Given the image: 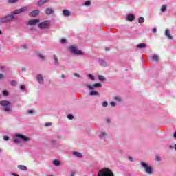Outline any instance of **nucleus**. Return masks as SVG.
<instances>
[{
	"instance_id": "f257e3e1",
	"label": "nucleus",
	"mask_w": 176,
	"mask_h": 176,
	"mask_svg": "<svg viewBox=\"0 0 176 176\" xmlns=\"http://www.w3.org/2000/svg\"><path fill=\"white\" fill-rule=\"evenodd\" d=\"M16 138L14 140L15 144H21V141L23 142H28L31 140L30 138L20 133L15 134Z\"/></svg>"
},
{
	"instance_id": "f03ea898",
	"label": "nucleus",
	"mask_w": 176,
	"mask_h": 176,
	"mask_svg": "<svg viewBox=\"0 0 176 176\" xmlns=\"http://www.w3.org/2000/svg\"><path fill=\"white\" fill-rule=\"evenodd\" d=\"M98 176H115V175H113V172H112L111 169L108 168H104L99 170L98 173Z\"/></svg>"
},
{
	"instance_id": "7ed1b4c3",
	"label": "nucleus",
	"mask_w": 176,
	"mask_h": 176,
	"mask_svg": "<svg viewBox=\"0 0 176 176\" xmlns=\"http://www.w3.org/2000/svg\"><path fill=\"white\" fill-rule=\"evenodd\" d=\"M14 20V16L10 14L0 18V23L1 24H7L8 23H12Z\"/></svg>"
},
{
	"instance_id": "20e7f679",
	"label": "nucleus",
	"mask_w": 176,
	"mask_h": 176,
	"mask_svg": "<svg viewBox=\"0 0 176 176\" xmlns=\"http://www.w3.org/2000/svg\"><path fill=\"white\" fill-rule=\"evenodd\" d=\"M10 102L9 100H1L0 101V105L1 107H5V112H10L12 111V107H10Z\"/></svg>"
},
{
	"instance_id": "39448f33",
	"label": "nucleus",
	"mask_w": 176,
	"mask_h": 176,
	"mask_svg": "<svg viewBox=\"0 0 176 176\" xmlns=\"http://www.w3.org/2000/svg\"><path fill=\"white\" fill-rule=\"evenodd\" d=\"M69 52H71V53H72V54H77V55L83 54V52H82V50L76 49V47L74 45L70 46L69 47Z\"/></svg>"
},
{
	"instance_id": "423d86ee",
	"label": "nucleus",
	"mask_w": 176,
	"mask_h": 176,
	"mask_svg": "<svg viewBox=\"0 0 176 176\" xmlns=\"http://www.w3.org/2000/svg\"><path fill=\"white\" fill-rule=\"evenodd\" d=\"M49 25H50V22L49 21H45L40 23L38 25V27L40 28L41 30H46L49 28Z\"/></svg>"
},
{
	"instance_id": "0eeeda50",
	"label": "nucleus",
	"mask_w": 176,
	"mask_h": 176,
	"mask_svg": "<svg viewBox=\"0 0 176 176\" xmlns=\"http://www.w3.org/2000/svg\"><path fill=\"white\" fill-rule=\"evenodd\" d=\"M27 7L21 8V9L16 10L11 12L12 16H14V14H20L24 12H27Z\"/></svg>"
},
{
	"instance_id": "6e6552de",
	"label": "nucleus",
	"mask_w": 176,
	"mask_h": 176,
	"mask_svg": "<svg viewBox=\"0 0 176 176\" xmlns=\"http://www.w3.org/2000/svg\"><path fill=\"white\" fill-rule=\"evenodd\" d=\"M141 165L142 167H144V168H145L147 174H152V168H151V166H148V164H145V162H142Z\"/></svg>"
},
{
	"instance_id": "1a4fd4ad",
	"label": "nucleus",
	"mask_w": 176,
	"mask_h": 176,
	"mask_svg": "<svg viewBox=\"0 0 176 176\" xmlns=\"http://www.w3.org/2000/svg\"><path fill=\"white\" fill-rule=\"evenodd\" d=\"M87 86L89 90H93L94 87H101L102 85L100 82H96L94 85H90V83H87Z\"/></svg>"
},
{
	"instance_id": "9d476101",
	"label": "nucleus",
	"mask_w": 176,
	"mask_h": 176,
	"mask_svg": "<svg viewBox=\"0 0 176 176\" xmlns=\"http://www.w3.org/2000/svg\"><path fill=\"white\" fill-rule=\"evenodd\" d=\"M41 21L39 19H31L28 22V25H36V24H39Z\"/></svg>"
},
{
	"instance_id": "9b49d317",
	"label": "nucleus",
	"mask_w": 176,
	"mask_h": 176,
	"mask_svg": "<svg viewBox=\"0 0 176 176\" xmlns=\"http://www.w3.org/2000/svg\"><path fill=\"white\" fill-rule=\"evenodd\" d=\"M39 13V10H34L29 14V16H30L31 17H35L36 16H38Z\"/></svg>"
},
{
	"instance_id": "f8f14e48",
	"label": "nucleus",
	"mask_w": 176,
	"mask_h": 176,
	"mask_svg": "<svg viewBox=\"0 0 176 176\" xmlns=\"http://www.w3.org/2000/svg\"><path fill=\"white\" fill-rule=\"evenodd\" d=\"M165 35L167 36V38L168 39L172 40L173 39V36H171V34H170V30L166 29L165 31Z\"/></svg>"
},
{
	"instance_id": "ddd939ff",
	"label": "nucleus",
	"mask_w": 176,
	"mask_h": 176,
	"mask_svg": "<svg viewBox=\"0 0 176 176\" xmlns=\"http://www.w3.org/2000/svg\"><path fill=\"white\" fill-rule=\"evenodd\" d=\"M50 0H40L38 2V6H42L43 5H45V3H47Z\"/></svg>"
},
{
	"instance_id": "4468645a",
	"label": "nucleus",
	"mask_w": 176,
	"mask_h": 176,
	"mask_svg": "<svg viewBox=\"0 0 176 176\" xmlns=\"http://www.w3.org/2000/svg\"><path fill=\"white\" fill-rule=\"evenodd\" d=\"M45 13L46 14H53L54 13V11L53 10L52 8H46L45 9Z\"/></svg>"
},
{
	"instance_id": "2eb2a0df",
	"label": "nucleus",
	"mask_w": 176,
	"mask_h": 176,
	"mask_svg": "<svg viewBox=\"0 0 176 176\" xmlns=\"http://www.w3.org/2000/svg\"><path fill=\"white\" fill-rule=\"evenodd\" d=\"M134 19H135V16L133 14H129L126 16V20H128V21H133Z\"/></svg>"
},
{
	"instance_id": "dca6fc26",
	"label": "nucleus",
	"mask_w": 176,
	"mask_h": 176,
	"mask_svg": "<svg viewBox=\"0 0 176 176\" xmlns=\"http://www.w3.org/2000/svg\"><path fill=\"white\" fill-rule=\"evenodd\" d=\"M73 155H74V156H76L77 157H79L80 159H82V157H83V155L78 151H74L73 153Z\"/></svg>"
},
{
	"instance_id": "f3484780",
	"label": "nucleus",
	"mask_w": 176,
	"mask_h": 176,
	"mask_svg": "<svg viewBox=\"0 0 176 176\" xmlns=\"http://www.w3.org/2000/svg\"><path fill=\"white\" fill-rule=\"evenodd\" d=\"M63 13L66 17L71 16V12L68 10H63Z\"/></svg>"
},
{
	"instance_id": "a211bd4d",
	"label": "nucleus",
	"mask_w": 176,
	"mask_h": 176,
	"mask_svg": "<svg viewBox=\"0 0 176 176\" xmlns=\"http://www.w3.org/2000/svg\"><path fill=\"white\" fill-rule=\"evenodd\" d=\"M37 80L40 83H43V76H42V74H38L37 76Z\"/></svg>"
},
{
	"instance_id": "6ab92c4d",
	"label": "nucleus",
	"mask_w": 176,
	"mask_h": 176,
	"mask_svg": "<svg viewBox=\"0 0 176 176\" xmlns=\"http://www.w3.org/2000/svg\"><path fill=\"white\" fill-rule=\"evenodd\" d=\"M136 47H138V49H145V47H146V44L140 43L136 45Z\"/></svg>"
},
{
	"instance_id": "aec40b11",
	"label": "nucleus",
	"mask_w": 176,
	"mask_h": 176,
	"mask_svg": "<svg viewBox=\"0 0 176 176\" xmlns=\"http://www.w3.org/2000/svg\"><path fill=\"white\" fill-rule=\"evenodd\" d=\"M18 168H19V170H22L23 171H27V166L24 165H19Z\"/></svg>"
},
{
	"instance_id": "412c9836",
	"label": "nucleus",
	"mask_w": 176,
	"mask_h": 176,
	"mask_svg": "<svg viewBox=\"0 0 176 176\" xmlns=\"http://www.w3.org/2000/svg\"><path fill=\"white\" fill-rule=\"evenodd\" d=\"M152 60L153 61H159L160 60V57H159V56H157V55H153L152 56Z\"/></svg>"
},
{
	"instance_id": "4be33fe9",
	"label": "nucleus",
	"mask_w": 176,
	"mask_h": 176,
	"mask_svg": "<svg viewBox=\"0 0 176 176\" xmlns=\"http://www.w3.org/2000/svg\"><path fill=\"white\" fill-rule=\"evenodd\" d=\"M167 10V6L166 5H163L161 7V12H162V13H164V12H166Z\"/></svg>"
},
{
	"instance_id": "5701e85b",
	"label": "nucleus",
	"mask_w": 176,
	"mask_h": 176,
	"mask_svg": "<svg viewBox=\"0 0 176 176\" xmlns=\"http://www.w3.org/2000/svg\"><path fill=\"white\" fill-rule=\"evenodd\" d=\"M98 79H99V80H100V82H104L105 77L102 75H99L98 76Z\"/></svg>"
},
{
	"instance_id": "b1692460",
	"label": "nucleus",
	"mask_w": 176,
	"mask_h": 176,
	"mask_svg": "<svg viewBox=\"0 0 176 176\" xmlns=\"http://www.w3.org/2000/svg\"><path fill=\"white\" fill-rule=\"evenodd\" d=\"M90 96H98V92L97 91H91L89 92Z\"/></svg>"
},
{
	"instance_id": "393cba45",
	"label": "nucleus",
	"mask_w": 176,
	"mask_h": 176,
	"mask_svg": "<svg viewBox=\"0 0 176 176\" xmlns=\"http://www.w3.org/2000/svg\"><path fill=\"white\" fill-rule=\"evenodd\" d=\"M53 164H54V166H60V164H61V163L60 162L59 160H55L54 162H53Z\"/></svg>"
},
{
	"instance_id": "a878e982",
	"label": "nucleus",
	"mask_w": 176,
	"mask_h": 176,
	"mask_svg": "<svg viewBox=\"0 0 176 176\" xmlns=\"http://www.w3.org/2000/svg\"><path fill=\"white\" fill-rule=\"evenodd\" d=\"M144 17L140 16L138 19V23H140V24H142V23H144Z\"/></svg>"
},
{
	"instance_id": "bb28decb",
	"label": "nucleus",
	"mask_w": 176,
	"mask_h": 176,
	"mask_svg": "<svg viewBox=\"0 0 176 176\" xmlns=\"http://www.w3.org/2000/svg\"><path fill=\"white\" fill-rule=\"evenodd\" d=\"M113 98L114 100H116V101H118V102H120V101H122V98H120V96H114Z\"/></svg>"
},
{
	"instance_id": "cd10ccee",
	"label": "nucleus",
	"mask_w": 176,
	"mask_h": 176,
	"mask_svg": "<svg viewBox=\"0 0 176 176\" xmlns=\"http://www.w3.org/2000/svg\"><path fill=\"white\" fill-rule=\"evenodd\" d=\"M84 5L85 6H90L91 5V1H87L84 3Z\"/></svg>"
},
{
	"instance_id": "c85d7f7f",
	"label": "nucleus",
	"mask_w": 176,
	"mask_h": 176,
	"mask_svg": "<svg viewBox=\"0 0 176 176\" xmlns=\"http://www.w3.org/2000/svg\"><path fill=\"white\" fill-rule=\"evenodd\" d=\"M19 0H8V3H16Z\"/></svg>"
},
{
	"instance_id": "c756f323",
	"label": "nucleus",
	"mask_w": 176,
	"mask_h": 176,
	"mask_svg": "<svg viewBox=\"0 0 176 176\" xmlns=\"http://www.w3.org/2000/svg\"><path fill=\"white\" fill-rule=\"evenodd\" d=\"M16 85H17V82H16L14 80L11 81V85L12 86H16Z\"/></svg>"
},
{
	"instance_id": "7c9ffc66",
	"label": "nucleus",
	"mask_w": 176,
	"mask_h": 176,
	"mask_svg": "<svg viewBox=\"0 0 176 176\" xmlns=\"http://www.w3.org/2000/svg\"><path fill=\"white\" fill-rule=\"evenodd\" d=\"M3 140H4V141H9L10 138H9V136H8V135H5V136L3 137Z\"/></svg>"
},
{
	"instance_id": "2f4dec72",
	"label": "nucleus",
	"mask_w": 176,
	"mask_h": 176,
	"mask_svg": "<svg viewBox=\"0 0 176 176\" xmlns=\"http://www.w3.org/2000/svg\"><path fill=\"white\" fill-rule=\"evenodd\" d=\"M67 118L70 120H72V119H74V116H72V114H69L67 116Z\"/></svg>"
},
{
	"instance_id": "473e14b6",
	"label": "nucleus",
	"mask_w": 176,
	"mask_h": 176,
	"mask_svg": "<svg viewBox=\"0 0 176 176\" xmlns=\"http://www.w3.org/2000/svg\"><path fill=\"white\" fill-rule=\"evenodd\" d=\"M54 58L55 63H58V58H57V56L54 55Z\"/></svg>"
},
{
	"instance_id": "72a5a7b5",
	"label": "nucleus",
	"mask_w": 176,
	"mask_h": 176,
	"mask_svg": "<svg viewBox=\"0 0 176 176\" xmlns=\"http://www.w3.org/2000/svg\"><path fill=\"white\" fill-rule=\"evenodd\" d=\"M104 135H107V133L103 132L102 134L99 135V137H100V138H102V137H104Z\"/></svg>"
},
{
	"instance_id": "f704fd0d",
	"label": "nucleus",
	"mask_w": 176,
	"mask_h": 176,
	"mask_svg": "<svg viewBox=\"0 0 176 176\" xmlns=\"http://www.w3.org/2000/svg\"><path fill=\"white\" fill-rule=\"evenodd\" d=\"M38 56H39L40 58H42V60H45V56H43V54H39Z\"/></svg>"
},
{
	"instance_id": "c9c22d12",
	"label": "nucleus",
	"mask_w": 176,
	"mask_h": 176,
	"mask_svg": "<svg viewBox=\"0 0 176 176\" xmlns=\"http://www.w3.org/2000/svg\"><path fill=\"white\" fill-rule=\"evenodd\" d=\"M88 76L91 79V80H94V76L93 75L89 74Z\"/></svg>"
},
{
	"instance_id": "e433bc0d",
	"label": "nucleus",
	"mask_w": 176,
	"mask_h": 176,
	"mask_svg": "<svg viewBox=\"0 0 176 176\" xmlns=\"http://www.w3.org/2000/svg\"><path fill=\"white\" fill-rule=\"evenodd\" d=\"M102 107H108V102H103Z\"/></svg>"
},
{
	"instance_id": "4c0bfd02",
	"label": "nucleus",
	"mask_w": 176,
	"mask_h": 176,
	"mask_svg": "<svg viewBox=\"0 0 176 176\" xmlns=\"http://www.w3.org/2000/svg\"><path fill=\"white\" fill-rule=\"evenodd\" d=\"M3 96H8L9 94V92H8V91H3Z\"/></svg>"
},
{
	"instance_id": "58836bf2",
	"label": "nucleus",
	"mask_w": 176,
	"mask_h": 176,
	"mask_svg": "<svg viewBox=\"0 0 176 176\" xmlns=\"http://www.w3.org/2000/svg\"><path fill=\"white\" fill-rule=\"evenodd\" d=\"M45 127H50V126H52V123H45Z\"/></svg>"
},
{
	"instance_id": "ea45409f",
	"label": "nucleus",
	"mask_w": 176,
	"mask_h": 176,
	"mask_svg": "<svg viewBox=\"0 0 176 176\" xmlns=\"http://www.w3.org/2000/svg\"><path fill=\"white\" fill-rule=\"evenodd\" d=\"M110 105H111L112 107H116V103L115 102H111L110 103Z\"/></svg>"
},
{
	"instance_id": "a19ab883",
	"label": "nucleus",
	"mask_w": 176,
	"mask_h": 176,
	"mask_svg": "<svg viewBox=\"0 0 176 176\" xmlns=\"http://www.w3.org/2000/svg\"><path fill=\"white\" fill-rule=\"evenodd\" d=\"M65 42H67V39H65V38L61 39V43H65Z\"/></svg>"
},
{
	"instance_id": "79ce46f5",
	"label": "nucleus",
	"mask_w": 176,
	"mask_h": 176,
	"mask_svg": "<svg viewBox=\"0 0 176 176\" xmlns=\"http://www.w3.org/2000/svg\"><path fill=\"white\" fill-rule=\"evenodd\" d=\"M155 159H156L157 162H160V157H159L158 155H157L155 157Z\"/></svg>"
},
{
	"instance_id": "37998d69",
	"label": "nucleus",
	"mask_w": 176,
	"mask_h": 176,
	"mask_svg": "<svg viewBox=\"0 0 176 176\" xmlns=\"http://www.w3.org/2000/svg\"><path fill=\"white\" fill-rule=\"evenodd\" d=\"M20 89H21V90H24V89H25V86L21 85V86L20 87Z\"/></svg>"
},
{
	"instance_id": "c03bdc74",
	"label": "nucleus",
	"mask_w": 176,
	"mask_h": 176,
	"mask_svg": "<svg viewBox=\"0 0 176 176\" xmlns=\"http://www.w3.org/2000/svg\"><path fill=\"white\" fill-rule=\"evenodd\" d=\"M74 76L79 78V76H80V75H79V74H78V73H74Z\"/></svg>"
},
{
	"instance_id": "a18cd8bd",
	"label": "nucleus",
	"mask_w": 176,
	"mask_h": 176,
	"mask_svg": "<svg viewBox=\"0 0 176 176\" xmlns=\"http://www.w3.org/2000/svg\"><path fill=\"white\" fill-rule=\"evenodd\" d=\"M128 159L130 160V162H133L134 160L132 157H129Z\"/></svg>"
},
{
	"instance_id": "49530a36",
	"label": "nucleus",
	"mask_w": 176,
	"mask_h": 176,
	"mask_svg": "<svg viewBox=\"0 0 176 176\" xmlns=\"http://www.w3.org/2000/svg\"><path fill=\"white\" fill-rule=\"evenodd\" d=\"M28 113H34V111H32V110H28Z\"/></svg>"
},
{
	"instance_id": "de8ad7c7",
	"label": "nucleus",
	"mask_w": 176,
	"mask_h": 176,
	"mask_svg": "<svg viewBox=\"0 0 176 176\" xmlns=\"http://www.w3.org/2000/svg\"><path fill=\"white\" fill-rule=\"evenodd\" d=\"M157 31V29H156V28L153 29V32L156 33Z\"/></svg>"
},
{
	"instance_id": "09e8293b",
	"label": "nucleus",
	"mask_w": 176,
	"mask_h": 176,
	"mask_svg": "<svg viewBox=\"0 0 176 176\" xmlns=\"http://www.w3.org/2000/svg\"><path fill=\"white\" fill-rule=\"evenodd\" d=\"M2 78H3V74H0V79H2Z\"/></svg>"
},
{
	"instance_id": "8fccbe9b",
	"label": "nucleus",
	"mask_w": 176,
	"mask_h": 176,
	"mask_svg": "<svg viewBox=\"0 0 176 176\" xmlns=\"http://www.w3.org/2000/svg\"><path fill=\"white\" fill-rule=\"evenodd\" d=\"M75 175V172H72L71 173V176H74Z\"/></svg>"
},
{
	"instance_id": "3c124183",
	"label": "nucleus",
	"mask_w": 176,
	"mask_h": 176,
	"mask_svg": "<svg viewBox=\"0 0 176 176\" xmlns=\"http://www.w3.org/2000/svg\"><path fill=\"white\" fill-rule=\"evenodd\" d=\"M12 175H13V176H19V175H17L16 173H12Z\"/></svg>"
},
{
	"instance_id": "603ef678",
	"label": "nucleus",
	"mask_w": 176,
	"mask_h": 176,
	"mask_svg": "<svg viewBox=\"0 0 176 176\" xmlns=\"http://www.w3.org/2000/svg\"><path fill=\"white\" fill-rule=\"evenodd\" d=\"M26 69L25 67L22 68V71H26Z\"/></svg>"
},
{
	"instance_id": "864d4df0",
	"label": "nucleus",
	"mask_w": 176,
	"mask_h": 176,
	"mask_svg": "<svg viewBox=\"0 0 176 176\" xmlns=\"http://www.w3.org/2000/svg\"><path fill=\"white\" fill-rule=\"evenodd\" d=\"M173 137H175V138H176V131L175 132Z\"/></svg>"
},
{
	"instance_id": "5fc2aeb1",
	"label": "nucleus",
	"mask_w": 176,
	"mask_h": 176,
	"mask_svg": "<svg viewBox=\"0 0 176 176\" xmlns=\"http://www.w3.org/2000/svg\"><path fill=\"white\" fill-rule=\"evenodd\" d=\"M53 144H56V140H52Z\"/></svg>"
},
{
	"instance_id": "6e6d98bb",
	"label": "nucleus",
	"mask_w": 176,
	"mask_h": 176,
	"mask_svg": "<svg viewBox=\"0 0 176 176\" xmlns=\"http://www.w3.org/2000/svg\"><path fill=\"white\" fill-rule=\"evenodd\" d=\"M25 49H28V46L25 45Z\"/></svg>"
},
{
	"instance_id": "4d7b16f0",
	"label": "nucleus",
	"mask_w": 176,
	"mask_h": 176,
	"mask_svg": "<svg viewBox=\"0 0 176 176\" xmlns=\"http://www.w3.org/2000/svg\"><path fill=\"white\" fill-rule=\"evenodd\" d=\"M0 35H2V31L0 30Z\"/></svg>"
},
{
	"instance_id": "13d9d810",
	"label": "nucleus",
	"mask_w": 176,
	"mask_h": 176,
	"mask_svg": "<svg viewBox=\"0 0 176 176\" xmlns=\"http://www.w3.org/2000/svg\"><path fill=\"white\" fill-rule=\"evenodd\" d=\"M107 123H109L110 121H109V120H107Z\"/></svg>"
},
{
	"instance_id": "bf43d9fd",
	"label": "nucleus",
	"mask_w": 176,
	"mask_h": 176,
	"mask_svg": "<svg viewBox=\"0 0 176 176\" xmlns=\"http://www.w3.org/2000/svg\"><path fill=\"white\" fill-rule=\"evenodd\" d=\"M175 150L176 151V144H175Z\"/></svg>"
}]
</instances>
